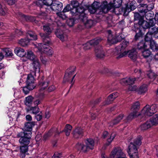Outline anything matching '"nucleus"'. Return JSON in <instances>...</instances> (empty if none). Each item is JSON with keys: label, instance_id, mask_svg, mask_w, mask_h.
Listing matches in <instances>:
<instances>
[{"label": "nucleus", "instance_id": "obj_48", "mask_svg": "<svg viewBox=\"0 0 158 158\" xmlns=\"http://www.w3.org/2000/svg\"><path fill=\"white\" fill-rule=\"evenodd\" d=\"M148 32H150L151 34L153 35V34H157L158 33V28L156 27L149 28Z\"/></svg>", "mask_w": 158, "mask_h": 158}, {"label": "nucleus", "instance_id": "obj_49", "mask_svg": "<svg viewBox=\"0 0 158 158\" xmlns=\"http://www.w3.org/2000/svg\"><path fill=\"white\" fill-rule=\"evenodd\" d=\"M21 152L22 153H25L28 151V147L27 145H25L21 146L20 148Z\"/></svg>", "mask_w": 158, "mask_h": 158}, {"label": "nucleus", "instance_id": "obj_37", "mask_svg": "<svg viewBox=\"0 0 158 158\" xmlns=\"http://www.w3.org/2000/svg\"><path fill=\"white\" fill-rule=\"evenodd\" d=\"M150 48L153 51H155L158 49V46L154 40H152L150 43Z\"/></svg>", "mask_w": 158, "mask_h": 158}, {"label": "nucleus", "instance_id": "obj_18", "mask_svg": "<svg viewBox=\"0 0 158 158\" xmlns=\"http://www.w3.org/2000/svg\"><path fill=\"white\" fill-rule=\"evenodd\" d=\"M32 63L33 67V69L34 72H33V74H35V72H40V64L39 60L37 58H36L33 60Z\"/></svg>", "mask_w": 158, "mask_h": 158}, {"label": "nucleus", "instance_id": "obj_46", "mask_svg": "<svg viewBox=\"0 0 158 158\" xmlns=\"http://www.w3.org/2000/svg\"><path fill=\"white\" fill-rule=\"evenodd\" d=\"M152 35L150 33V32H148L145 37V40L146 42L149 41L150 43L151 42V41L152 40Z\"/></svg>", "mask_w": 158, "mask_h": 158}, {"label": "nucleus", "instance_id": "obj_43", "mask_svg": "<svg viewBox=\"0 0 158 158\" xmlns=\"http://www.w3.org/2000/svg\"><path fill=\"white\" fill-rule=\"evenodd\" d=\"M43 30L45 32L50 33L52 32V29H51L49 24H47L43 26Z\"/></svg>", "mask_w": 158, "mask_h": 158}, {"label": "nucleus", "instance_id": "obj_38", "mask_svg": "<svg viewBox=\"0 0 158 158\" xmlns=\"http://www.w3.org/2000/svg\"><path fill=\"white\" fill-rule=\"evenodd\" d=\"M27 37H30V39L31 40H35L37 39V36L36 34L34 32L30 31L27 34Z\"/></svg>", "mask_w": 158, "mask_h": 158}, {"label": "nucleus", "instance_id": "obj_42", "mask_svg": "<svg viewBox=\"0 0 158 158\" xmlns=\"http://www.w3.org/2000/svg\"><path fill=\"white\" fill-rule=\"evenodd\" d=\"M32 73L28 75L26 83L34 82L35 79L33 75L32 74Z\"/></svg>", "mask_w": 158, "mask_h": 158}, {"label": "nucleus", "instance_id": "obj_50", "mask_svg": "<svg viewBox=\"0 0 158 158\" xmlns=\"http://www.w3.org/2000/svg\"><path fill=\"white\" fill-rule=\"evenodd\" d=\"M147 47V44L146 43H144L143 42H142L139 43L138 45V48L139 49H142L143 50L146 48Z\"/></svg>", "mask_w": 158, "mask_h": 158}, {"label": "nucleus", "instance_id": "obj_6", "mask_svg": "<svg viewBox=\"0 0 158 158\" xmlns=\"http://www.w3.org/2000/svg\"><path fill=\"white\" fill-rule=\"evenodd\" d=\"M44 79V77H43L42 78V80L40 81L39 83L40 89L35 94L36 96L40 99H42L44 98L45 95L44 90L48 86L49 82L48 80L43 81H42Z\"/></svg>", "mask_w": 158, "mask_h": 158}, {"label": "nucleus", "instance_id": "obj_58", "mask_svg": "<svg viewBox=\"0 0 158 158\" xmlns=\"http://www.w3.org/2000/svg\"><path fill=\"white\" fill-rule=\"evenodd\" d=\"M127 79L128 80V83L127 84V85H131V84H133L134 83L135 81V78H133L132 77H129V78H127Z\"/></svg>", "mask_w": 158, "mask_h": 158}, {"label": "nucleus", "instance_id": "obj_36", "mask_svg": "<svg viewBox=\"0 0 158 158\" xmlns=\"http://www.w3.org/2000/svg\"><path fill=\"white\" fill-rule=\"evenodd\" d=\"M124 117V115L123 114H121L119 115L112 122L113 125H115L122 119Z\"/></svg>", "mask_w": 158, "mask_h": 158}, {"label": "nucleus", "instance_id": "obj_47", "mask_svg": "<svg viewBox=\"0 0 158 158\" xmlns=\"http://www.w3.org/2000/svg\"><path fill=\"white\" fill-rule=\"evenodd\" d=\"M72 4L71 2V5H68L64 9L63 12H66L71 10V11L72 10V9L74 8V7H72Z\"/></svg>", "mask_w": 158, "mask_h": 158}, {"label": "nucleus", "instance_id": "obj_22", "mask_svg": "<svg viewBox=\"0 0 158 158\" xmlns=\"http://www.w3.org/2000/svg\"><path fill=\"white\" fill-rule=\"evenodd\" d=\"M55 34L57 37L59 38L62 41H64L67 40V35L62 33L60 32L59 30L55 32Z\"/></svg>", "mask_w": 158, "mask_h": 158}, {"label": "nucleus", "instance_id": "obj_26", "mask_svg": "<svg viewBox=\"0 0 158 158\" xmlns=\"http://www.w3.org/2000/svg\"><path fill=\"white\" fill-rule=\"evenodd\" d=\"M152 126V125L149 120L147 121L145 123L141 125L140 127V129L143 131L146 130Z\"/></svg>", "mask_w": 158, "mask_h": 158}, {"label": "nucleus", "instance_id": "obj_59", "mask_svg": "<svg viewBox=\"0 0 158 158\" xmlns=\"http://www.w3.org/2000/svg\"><path fill=\"white\" fill-rule=\"evenodd\" d=\"M31 90L29 89L28 87L26 85L23 88V92L25 94H28L29 92V91Z\"/></svg>", "mask_w": 158, "mask_h": 158}, {"label": "nucleus", "instance_id": "obj_12", "mask_svg": "<svg viewBox=\"0 0 158 158\" xmlns=\"http://www.w3.org/2000/svg\"><path fill=\"white\" fill-rule=\"evenodd\" d=\"M101 40L102 39L100 38H97L91 40L84 45L83 48L85 50L89 49L92 46L98 44Z\"/></svg>", "mask_w": 158, "mask_h": 158}, {"label": "nucleus", "instance_id": "obj_7", "mask_svg": "<svg viewBox=\"0 0 158 158\" xmlns=\"http://www.w3.org/2000/svg\"><path fill=\"white\" fill-rule=\"evenodd\" d=\"M76 67L73 66L69 68L68 69L66 72L64 78V81H68L72 83V85L74 83L73 82L76 74H75Z\"/></svg>", "mask_w": 158, "mask_h": 158}, {"label": "nucleus", "instance_id": "obj_30", "mask_svg": "<svg viewBox=\"0 0 158 158\" xmlns=\"http://www.w3.org/2000/svg\"><path fill=\"white\" fill-rule=\"evenodd\" d=\"M81 21H82L84 24L87 27H90L93 25V21L90 19L87 20V17L86 16V19L85 20L84 19H81Z\"/></svg>", "mask_w": 158, "mask_h": 158}, {"label": "nucleus", "instance_id": "obj_61", "mask_svg": "<svg viewBox=\"0 0 158 158\" xmlns=\"http://www.w3.org/2000/svg\"><path fill=\"white\" fill-rule=\"evenodd\" d=\"M128 89L130 91H134L135 90L137 91L138 89H137V86H136L130 85L129 86Z\"/></svg>", "mask_w": 158, "mask_h": 158}, {"label": "nucleus", "instance_id": "obj_9", "mask_svg": "<svg viewBox=\"0 0 158 158\" xmlns=\"http://www.w3.org/2000/svg\"><path fill=\"white\" fill-rule=\"evenodd\" d=\"M157 110V106L155 104H153L151 106L148 105H146L142 111V114L145 116H151Z\"/></svg>", "mask_w": 158, "mask_h": 158}, {"label": "nucleus", "instance_id": "obj_52", "mask_svg": "<svg viewBox=\"0 0 158 158\" xmlns=\"http://www.w3.org/2000/svg\"><path fill=\"white\" fill-rule=\"evenodd\" d=\"M53 2L54 1L52 0H43V3L45 5L47 6H51Z\"/></svg>", "mask_w": 158, "mask_h": 158}, {"label": "nucleus", "instance_id": "obj_64", "mask_svg": "<svg viewBox=\"0 0 158 158\" xmlns=\"http://www.w3.org/2000/svg\"><path fill=\"white\" fill-rule=\"evenodd\" d=\"M142 35V33L140 31V30H139L138 32L136 33L135 36V38L136 39H137L138 38L140 37H141Z\"/></svg>", "mask_w": 158, "mask_h": 158}, {"label": "nucleus", "instance_id": "obj_13", "mask_svg": "<svg viewBox=\"0 0 158 158\" xmlns=\"http://www.w3.org/2000/svg\"><path fill=\"white\" fill-rule=\"evenodd\" d=\"M124 152L120 148L118 147L115 148L111 152L110 156V158H117L119 157Z\"/></svg>", "mask_w": 158, "mask_h": 158}, {"label": "nucleus", "instance_id": "obj_60", "mask_svg": "<svg viewBox=\"0 0 158 158\" xmlns=\"http://www.w3.org/2000/svg\"><path fill=\"white\" fill-rule=\"evenodd\" d=\"M148 20L149 21V22H148V23L149 24V27H153L155 24L156 23L155 21V20H154L153 19H152Z\"/></svg>", "mask_w": 158, "mask_h": 158}, {"label": "nucleus", "instance_id": "obj_14", "mask_svg": "<svg viewBox=\"0 0 158 158\" xmlns=\"http://www.w3.org/2000/svg\"><path fill=\"white\" fill-rule=\"evenodd\" d=\"M35 123L34 122H27L25 123L23 129V132H26L27 133L32 134L31 131L32 127L34 126Z\"/></svg>", "mask_w": 158, "mask_h": 158}, {"label": "nucleus", "instance_id": "obj_29", "mask_svg": "<svg viewBox=\"0 0 158 158\" xmlns=\"http://www.w3.org/2000/svg\"><path fill=\"white\" fill-rule=\"evenodd\" d=\"M147 90V86L146 85H143L140 86L137 90L138 93L140 94H143Z\"/></svg>", "mask_w": 158, "mask_h": 158}, {"label": "nucleus", "instance_id": "obj_54", "mask_svg": "<svg viewBox=\"0 0 158 158\" xmlns=\"http://www.w3.org/2000/svg\"><path fill=\"white\" fill-rule=\"evenodd\" d=\"M135 8L136 7L134 5L131 4L129 6V8H128L127 6H126V11L130 12L131 10H134Z\"/></svg>", "mask_w": 158, "mask_h": 158}, {"label": "nucleus", "instance_id": "obj_55", "mask_svg": "<svg viewBox=\"0 0 158 158\" xmlns=\"http://www.w3.org/2000/svg\"><path fill=\"white\" fill-rule=\"evenodd\" d=\"M74 20L73 19H70L67 20V24L70 27L74 25Z\"/></svg>", "mask_w": 158, "mask_h": 158}, {"label": "nucleus", "instance_id": "obj_19", "mask_svg": "<svg viewBox=\"0 0 158 158\" xmlns=\"http://www.w3.org/2000/svg\"><path fill=\"white\" fill-rule=\"evenodd\" d=\"M14 52L17 56L20 57H23L26 55V52L24 50L20 47L16 48L14 50Z\"/></svg>", "mask_w": 158, "mask_h": 158}, {"label": "nucleus", "instance_id": "obj_34", "mask_svg": "<svg viewBox=\"0 0 158 158\" xmlns=\"http://www.w3.org/2000/svg\"><path fill=\"white\" fill-rule=\"evenodd\" d=\"M142 56L144 58H147L149 57L151 55V52L148 49L146 48L144 49L142 51Z\"/></svg>", "mask_w": 158, "mask_h": 158}, {"label": "nucleus", "instance_id": "obj_57", "mask_svg": "<svg viewBox=\"0 0 158 158\" xmlns=\"http://www.w3.org/2000/svg\"><path fill=\"white\" fill-rule=\"evenodd\" d=\"M130 158H139L138 152L132 153L131 154H129Z\"/></svg>", "mask_w": 158, "mask_h": 158}, {"label": "nucleus", "instance_id": "obj_10", "mask_svg": "<svg viewBox=\"0 0 158 158\" xmlns=\"http://www.w3.org/2000/svg\"><path fill=\"white\" fill-rule=\"evenodd\" d=\"M72 129V127L70 125L67 124L66 125L64 128V130L62 131H60V132L56 129H51L49 131V133H48V136H49L51 135V133L53 132L55 133V134L56 135H58L60 133H62L64 131L65 133L66 136H68L69 135L70 133L71 132V130Z\"/></svg>", "mask_w": 158, "mask_h": 158}, {"label": "nucleus", "instance_id": "obj_8", "mask_svg": "<svg viewBox=\"0 0 158 158\" xmlns=\"http://www.w3.org/2000/svg\"><path fill=\"white\" fill-rule=\"evenodd\" d=\"M18 138H20L19 141L21 144L28 145L30 143L31 135L30 133H27L25 132H21L17 135Z\"/></svg>", "mask_w": 158, "mask_h": 158}, {"label": "nucleus", "instance_id": "obj_44", "mask_svg": "<svg viewBox=\"0 0 158 158\" xmlns=\"http://www.w3.org/2000/svg\"><path fill=\"white\" fill-rule=\"evenodd\" d=\"M147 75L149 78L152 79H154L156 75V74L151 70H150L147 72Z\"/></svg>", "mask_w": 158, "mask_h": 158}, {"label": "nucleus", "instance_id": "obj_39", "mask_svg": "<svg viewBox=\"0 0 158 158\" xmlns=\"http://www.w3.org/2000/svg\"><path fill=\"white\" fill-rule=\"evenodd\" d=\"M144 12L145 14V18L147 20H148L152 19L153 15L152 12L149 11H145V10Z\"/></svg>", "mask_w": 158, "mask_h": 158}, {"label": "nucleus", "instance_id": "obj_16", "mask_svg": "<svg viewBox=\"0 0 158 158\" xmlns=\"http://www.w3.org/2000/svg\"><path fill=\"white\" fill-rule=\"evenodd\" d=\"M128 57L133 61H135L138 58L137 52L134 49L127 52Z\"/></svg>", "mask_w": 158, "mask_h": 158}, {"label": "nucleus", "instance_id": "obj_27", "mask_svg": "<svg viewBox=\"0 0 158 158\" xmlns=\"http://www.w3.org/2000/svg\"><path fill=\"white\" fill-rule=\"evenodd\" d=\"M25 56L26 57L27 59L32 61L36 58L34 55L33 52L31 51L28 50L27 52V53H26V55Z\"/></svg>", "mask_w": 158, "mask_h": 158}, {"label": "nucleus", "instance_id": "obj_31", "mask_svg": "<svg viewBox=\"0 0 158 158\" xmlns=\"http://www.w3.org/2000/svg\"><path fill=\"white\" fill-rule=\"evenodd\" d=\"M33 98L31 96H29L25 98L24 102L25 105L27 106H30L32 103Z\"/></svg>", "mask_w": 158, "mask_h": 158}, {"label": "nucleus", "instance_id": "obj_41", "mask_svg": "<svg viewBox=\"0 0 158 158\" xmlns=\"http://www.w3.org/2000/svg\"><path fill=\"white\" fill-rule=\"evenodd\" d=\"M116 135V134L115 132H113L111 134L110 138L108 139L107 142L106 144V146H108L110 144L113 139L115 137Z\"/></svg>", "mask_w": 158, "mask_h": 158}, {"label": "nucleus", "instance_id": "obj_28", "mask_svg": "<svg viewBox=\"0 0 158 158\" xmlns=\"http://www.w3.org/2000/svg\"><path fill=\"white\" fill-rule=\"evenodd\" d=\"M149 121L153 126H156L158 124V114L155 115Z\"/></svg>", "mask_w": 158, "mask_h": 158}, {"label": "nucleus", "instance_id": "obj_23", "mask_svg": "<svg viewBox=\"0 0 158 158\" xmlns=\"http://www.w3.org/2000/svg\"><path fill=\"white\" fill-rule=\"evenodd\" d=\"M117 93H113L110 95L108 97L107 102L104 104H109L111 103L115 98L118 97Z\"/></svg>", "mask_w": 158, "mask_h": 158}, {"label": "nucleus", "instance_id": "obj_32", "mask_svg": "<svg viewBox=\"0 0 158 158\" xmlns=\"http://www.w3.org/2000/svg\"><path fill=\"white\" fill-rule=\"evenodd\" d=\"M142 139V136H139L135 139L133 143H132L134 144L137 147H139L141 144V140Z\"/></svg>", "mask_w": 158, "mask_h": 158}, {"label": "nucleus", "instance_id": "obj_53", "mask_svg": "<svg viewBox=\"0 0 158 158\" xmlns=\"http://www.w3.org/2000/svg\"><path fill=\"white\" fill-rule=\"evenodd\" d=\"M134 19L135 20H139V21L141 19H143V17L140 16L139 13H135L134 15Z\"/></svg>", "mask_w": 158, "mask_h": 158}, {"label": "nucleus", "instance_id": "obj_5", "mask_svg": "<svg viewBox=\"0 0 158 158\" xmlns=\"http://www.w3.org/2000/svg\"><path fill=\"white\" fill-rule=\"evenodd\" d=\"M129 42L127 41H123L118 47L116 48L114 52L115 55H118L117 58L122 57L127 54V51L125 50V48L128 45Z\"/></svg>", "mask_w": 158, "mask_h": 158}, {"label": "nucleus", "instance_id": "obj_35", "mask_svg": "<svg viewBox=\"0 0 158 158\" xmlns=\"http://www.w3.org/2000/svg\"><path fill=\"white\" fill-rule=\"evenodd\" d=\"M139 108V102H136L134 103L132 106L131 108V110L132 111H136L137 113V111Z\"/></svg>", "mask_w": 158, "mask_h": 158}, {"label": "nucleus", "instance_id": "obj_33", "mask_svg": "<svg viewBox=\"0 0 158 158\" xmlns=\"http://www.w3.org/2000/svg\"><path fill=\"white\" fill-rule=\"evenodd\" d=\"M29 42V40L26 39H21L19 40V44L22 46L25 47L27 46Z\"/></svg>", "mask_w": 158, "mask_h": 158}, {"label": "nucleus", "instance_id": "obj_2", "mask_svg": "<svg viewBox=\"0 0 158 158\" xmlns=\"http://www.w3.org/2000/svg\"><path fill=\"white\" fill-rule=\"evenodd\" d=\"M40 35L43 39L44 44H34V45L41 53H44L48 55H52V50L48 46L51 44L49 39L50 36L46 34L42 33L40 34Z\"/></svg>", "mask_w": 158, "mask_h": 158}, {"label": "nucleus", "instance_id": "obj_15", "mask_svg": "<svg viewBox=\"0 0 158 158\" xmlns=\"http://www.w3.org/2000/svg\"><path fill=\"white\" fill-rule=\"evenodd\" d=\"M63 7L62 3L58 1H54L51 6V8L52 10L54 11L61 10Z\"/></svg>", "mask_w": 158, "mask_h": 158}, {"label": "nucleus", "instance_id": "obj_51", "mask_svg": "<svg viewBox=\"0 0 158 158\" xmlns=\"http://www.w3.org/2000/svg\"><path fill=\"white\" fill-rule=\"evenodd\" d=\"M26 86L28 87L29 89L32 90L35 87L36 84L35 82L26 83Z\"/></svg>", "mask_w": 158, "mask_h": 158}, {"label": "nucleus", "instance_id": "obj_25", "mask_svg": "<svg viewBox=\"0 0 158 158\" xmlns=\"http://www.w3.org/2000/svg\"><path fill=\"white\" fill-rule=\"evenodd\" d=\"M139 25L144 29H147L149 28V25L148 22L144 21L143 19L139 21Z\"/></svg>", "mask_w": 158, "mask_h": 158}, {"label": "nucleus", "instance_id": "obj_56", "mask_svg": "<svg viewBox=\"0 0 158 158\" xmlns=\"http://www.w3.org/2000/svg\"><path fill=\"white\" fill-rule=\"evenodd\" d=\"M128 80H129L128 79ZM120 82L123 85H127L128 83V79L127 78H124L120 80Z\"/></svg>", "mask_w": 158, "mask_h": 158}, {"label": "nucleus", "instance_id": "obj_17", "mask_svg": "<svg viewBox=\"0 0 158 158\" xmlns=\"http://www.w3.org/2000/svg\"><path fill=\"white\" fill-rule=\"evenodd\" d=\"M95 52L96 56L98 58H102L105 56L104 52L100 46H98L96 47Z\"/></svg>", "mask_w": 158, "mask_h": 158}, {"label": "nucleus", "instance_id": "obj_62", "mask_svg": "<svg viewBox=\"0 0 158 158\" xmlns=\"http://www.w3.org/2000/svg\"><path fill=\"white\" fill-rule=\"evenodd\" d=\"M42 118V114L40 113L35 116V118L38 121L40 120Z\"/></svg>", "mask_w": 158, "mask_h": 158}, {"label": "nucleus", "instance_id": "obj_3", "mask_svg": "<svg viewBox=\"0 0 158 158\" xmlns=\"http://www.w3.org/2000/svg\"><path fill=\"white\" fill-rule=\"evenodd\" d=\"M72 7L74 8L71 11V13L73 15H78L79 16V19H86V15L84 13V8L81 6H78V4L77 1H72Z\"/></svg>", "mask_w": 158, "mask_h": 158}, {"label": "nucleus", "instance_id": "obj_63", "mask_svg": "<svg viewBox=\"0 0 158 158\" xmlns=\"http://www.w3.org/2000/svg\"><path fill=\"white\" fill-rule=\"evenodd\" d=\"M56 89V87L53 85H50L48 89V91L49 92H52Z\"/></svg>", "mask_w": 158, "mask_h": 158}, {"label": "nucleus", "instance_id": "obj_21", "mask_svg": "<svg viewBox=\"0 0 158 158\" xmlns=\"http://www.w3.org/2000/svg\"><path fill=\"white\" fill-rule=\"evenodd\" d=\"M83 131L81 127H78L75 129V130L73 133V136L75 138H77L80 136L82 135Z\"/></svg>", "mask_w": 158, "mask_h": 158}, {"label": "nucleus", "instance_id": "obj_24", "mask_svg": "<svg viewBox=\"0 0 158 158\" xmlns=\"http://www.w3.org/2000/svg\"><path fill=\"white\" fill-rule=\"evenodd\" d=\"M2 54L6 57L12 56L13 54L12 53V50L9 48H5L2 49Z\"/></svg>", "mask_w": 158, "mask_h": 158}, {"label": "nucleus", "instance_id": "obj_4", "mask_svg": "<svg viewBox=\"0 0 158 158\" xmlns=\"http://www.w3.org/2000/svg\"><path fill=\"white\" fill-rule=\"evenodd\" d=\"M96 144V143L94 139L89 138L85 140L84 143H78L76 145V147L78 150H81L83 152H85L90 150H93Z\"/></svg>", "mask_w": 158, "mask_h": 158}, {"label": "nucleus", "instance_id": "obj_1", "mask_svg": "<svg viewBox=\"0 0 158 158\" xmlns=\"http://www.w3.org/2000/svg\"><path fill=\"white\" fill-rule=\"evenodd\" d=\"M122 0H114L113 3H110L107 4L106 2H104L100 6H95V3H94L92 6L89 8L90 12L91 14L95 13L97 10H99L100 12L106 13L109 10H111V11H114L115 8H118L122 3Z\"/></svg>", "mask_w": 158, "mask_h": 158}, {"label": "nucleus", "instance_id": "obj_40", "mask_svg": "<svg viewBox=\"0 0 158 158\" xmlns=\"http://www.w3.org/2000/svg\"><path fill=\"white\" fill-rule=\"evenodd\" d=\"M137 114V113H136V111H132V112L127 117V120H132L136 117Z\"/></svg>", "mask_w": 158, "mask_h": 158}, {"label": "nucleus", "instance_id": "obj_11", "mask_svg": "<svg viewBox=\"0 0 158 158\" xmlns=\"http://www.w3.org/2000/svg\"><path fill=\"white\" fill-rule=\"evenodd\" d=\"M107 33L109 34L107 39L108 41L110 44H115L118 42L120 41L124 38L122 34H120L116 37V39L114 38L112 36L110 30L108 31Z\"/></svg>", "mask_w": 158, "mask_h": 158}, {"label": "nucleus", "instance_id": "obj_45", "mask_svg": "<svg viewBox=\"0 0 158 158\" xmlns=\"http://www.w3.org/2000/svg\"><path fill=\"white\" fill-rule=\"evenodd\" d=\"M39 108L38 106H35L34 107H31L29 110L31 111L32 113L34 114H37L39 112Z\"/></svg>", "mask_w": 158, "mask_h": 158}, {"label": "nucleus", "instance_id": "obj_20", "mask_svg": "<svg viewBox=\"0 0 158 158\" xmlns=\"http://www.w3.org/2000/svg\"><path fill=\"white\" fill-rule=\"evenodd\" d=\"M138 147H137L134 144L131 143H130L128 148V151H127L128 154H131L132 153H136L138 152Z\"/></svg>", "mask_w": 158, "mask_h": 158}]
</instances>
